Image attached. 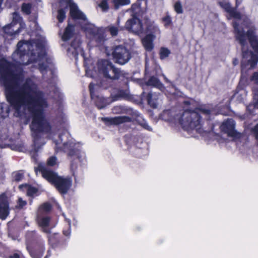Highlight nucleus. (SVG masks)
I'll return each instance as SVG.
<instances>
[{
  "mask_svg": "<svg viewBox=\"0 0 258 258\" xmlns=\"http://www.w3.org/2000/svg\"><path fill=\"white\" fill-rule=\"evenodd\" d=\"M25 187L27 189V194L29 196H32L34 194H36L37 192V189L32 186H29L27 184L25 185H21L19 186L20 188H22L23 187Z\"/></svg>",
  "mask_w": 258,
  "mask_h": 258,
  "instance_id": "25",
  "label": "nucleus"
},
{
  "mask_svg": "<svg viewBox=\"0 0 258 258\" xmlns=\"http://www.w3.org/2000/svg\"><path fill=\"white\" fill-rule=\"evenodd\" d=\"M238 59H236V58H235V59H234L233 60V64H234V66L237 65V64H238Z\"/></svg>",
  "mask_w": 258,
  "mask_h": 258,
  "instance_id": "44",
  "label": "nucleus"
},
{
  "mask_svg": "<svg viewBox=\"0 0 258 258\" xmlns=\"http://www.w3.org/2000/svg\"><path fill=\"white\" fill-rule=\"evenodd\" d=\"M220 6L227 12L230 17L235 19L240 18V14L232 8L227 0H224L219 3Z\"/></svg>",
  "mask_w": 258,
  "mask_h": 258,
  "instance_id": "15",
  "label": "nucleus"
},
{
  "mask_svg": "<svg viewBox=\"0 0 258 258\" xmlns=\"http://www.w3.org/2000/svg\"><path fill=\"white\" fill-rule=\"evenodd\" d=\"M119 23H120V21H119V19H117V25L118 26L119 25Z\"/></svg>",
  "mask_w": 258,
  "mask_h": 258,
  "instance_id": "47",
  "label": "nucleus"
},
{
  "mask_svg": "<svg viewBox=\"0 0 258 258\" xmlns=\"http://www.w3.org/2000/svg\"><path fill=\"white\" fill-rule=\"evenodd\" d=\"M254 133L255 134V138L258 141V124H257L254 128Z\"/></svg>",
  "mask_w": 258,
  "mask_h": 258,
  "instance_id": "40",
  "label": "nucleus"
},
{
  "mask_svg": "<svg viewBox=\"0 0 258 258\" xmlns=\"http://www.w3.org/2000/svg\"><path fill=\"white\" fill-rule=\"evenodd\" d=\"M68 51L73 55L77 56L79 54H82L83 50L81 47V41L79 38H76L71 44Z\"/></svg>",
  "mask_w": 258,
  "mask_h": 258,
  "instance_id": "16",
  "label": "nucleus"
},
{
  "mask_svg": "<svg viewBox=\"0 0 258 258\" xmlns=\"http://www.w3.org/2000/svg\"><path fill=\"white\" fill-rule=\"evenodd\" d=\"M142 117L140 116L137 112H134L132 116H119L112 118H106V120L110 121L112 124L118 125L124 122H132L136 120L145 129L151 131V128L148 125L144 120H140Z\"/></svg>",
  "mask_w": 258,
  "mask_h": 258,
  "instance_id": "10",
  "label": "nucleus"
},
{
  "mask_svg": "<svg viewBox=\"0 0 258 258\" xmlns=\"http://www.w3.org/2000/svg\"><path fill=\"white\" fill-rule=\"evenodd\" d=\"M108 29L110 34L112 36H115L117 35L118 32V29L116 27L113 26H110L108 27Z\"/></svg>",
  "mask_w": 258,
  "mask_h": 258,
  "instance_id": "33",
  "label": "nucleus"
},
{
  "mask_svg": "<svg viewBox=\"0 0 258 258\" xmlns=\"http://www.w3.org/2000/svg\"><path fill=\"white\" fill-rule=\"evenodd\" d=\"M112 55L116 62L123 64L128 61L130 54L127 49L121 45L116 46L112 52Z\"/></svg>",
  "mask_w": 258,
  "mask_h": 258,
  "instance_id": "11",
  "label": "nucleus"
},
{
  "mask_svg": "<svg viewBox=\"0 0 258 258\" xmlns=\"http://www.w3.org/2000/svg\"><path fill=\"white\" fill-rule=\"evenodd\" d=\"M148 85L153 86L156 87H160L161 86V83L155 77H151L147 83Z\"/></svg>",
  "mask_w": 258,
  "mask_h": 258,
  "instance_id": "26",
  "label": "nucleus"
},
{
  "mask_svg": "<svg viewBox=\"0 0 258 258\" xmlns=\"http://www.w3.org/2000/svg\"><path fill=\"white\" fill-rule=\"evenodd\" d=\"M59 138L62 142V147L61 146V143H56L57 148H60L64 152H68L69 157L73 160H78L80 162L83 161L85 158L84 154L78 148V145H76L73 141H69L68 142H63V140L61 137Z\"/></svg>",
  "mask_w": 258,
  "mask_h": 258,
  "instance_id": "8",
  "label": "nucleus"
},
{
  "mask_svg": "<svg viewBox=\"0 0 258 258\" xmlns=\"http://www.w3.org/2000/svg\"><path fill=\"white\" fill-rule=\"evenodd\" d=\"M27 249L30 254L33 258H41L44 250L43 247H42L39 251H38V249L36 248H35L34 250L29 249L28 247H27Z\"/></svg>",
  "mask_w": 258,
  "mask_h": 258,
  "instance_id": "21",
  "label": "nucleus"
},
{
  "mask_svg": "<svg viewBox=\"0 0 258 258\" xmlns=\"http://www.w3.org/2000/svg\"><path fill=\"white\" fill-rule=\"evenodd\" d=\"M31 6L29 4H24L22 6V11L26 14H29L31 12Z\"/></svg>",
  "mask_w": 258,
  "mask_h": 258,
  "instance_id": "30",
  "label": "nucleus"
},
{
  "mask_svg": "<svg viewBox=\"0 0 258 258\" xmlns=\"http://www.w3.org/2000/svg\"><path fill=\"white\" fill-rule=\"evenodd\" d=\"M37 169L41 171L44 178L55 185L60 193L66 194L71 187L72 183L71 178L58 176L55 173L46 169L41 164H39L37 169H35L36 173Z\"/></svg>",
  "mask_w": 258,
  "mask_h": 258,
  "instance_id": "6",
  "label": "nucleus"
},
{
  "mask_svg": "<svg viewBox=\"0 0 258 258\" xmlns=\"http://www.w3.org/2000/svg\"><path fill=\"white\" fill-rule=\"evenodd\" d=\"M85 66H86V64ZM97 71L98 73L96 70L93 72L90 69L86 67V75L88 77L93 78L98 74L111 79H115L118 78V71L114 68L112 63L107 60H101L98 61Z\"/></svg>",
  "mask_w": 258,
  "mask_h": 258,
  "instance_id": "7",
  "label": "nucleus"
},
{
  "mask_svg": "<svg viewBox=\"0 0 258 258\" xmlns=\"http://www.w3.org/2000/svg\"><path fill=\"white\" fill-rule=\"evenodd\" d=\"M170 54V51L169 49L166 48H162L160 49V55L161 59H164L168 56Z\"/></svg>",
  "mask_w": 258,
  "mask_h": 258,
  "instance_id": "29",
  "label": "nucleus"
},
{
  "mask_svg": "<svg viewBox=\"0 0 258 258\" xmlns=\"http://www.w3.org/2000/svg\"><path fill=\"white\" fill-rule=\"evenodd\" d=\"M71 167L72 169H74L76 168V167L75 166H74V164L73 163H72L71 164Z\"/></svg>",
  "mask_w": 258,
  "mask_h": 258,
  "instance_id": "46",
  "label": "nucleus"
},
{
  "mask_svg": "<svg viewBox=\"0 0 258 258\" xmlns=\"http://www.w3.org/2000/svg\"><path fill=\"white\" fill-rule=\"evenodd\" d=\"M236 39L242 46L243 58L242 67L250 69L258 61V40L255 34V28L246 25L244 28H239L236 22L233 24Z\"/></svg>",
  "mask_w": 258,
  "mask_h": 258,
  "instance_id": "2",
  "label": "nucleus"
},
{
  "mask_svg": "<svg viewBox=\"0 0 258 258\" xmlns=\"http://www.w3.org/2000/svg\"><path fill=\"white\" fill-rule=\"evenodd\" d=\"M235 123L232 119H228L222 123L220 129L229 136L236 137L237 133L235 130Z\"/></svg>",
  "mask_w": 258,
  "mask_h": 258,
  "instance_id": "13",
  "label": "nucleus"
},
{
  "mask_svg": "<svg viewBox=\"0 0 258 258\" xmlns=\"http://www.w3.org/2000/svg\"><path fill=\"white\" fill-rule=\"evenodd\" d=\"M56 163V158L55 157H50L47 161V164L49 166H53Z\"/></svg>",
  "mask_w": 258,
  "mask_h": 258,
  "instance_id": "35",
  "label": "nucleus"
},
{
  "mask_svg": "<svg viewBox=\"0 0 258 258\" xmlns=\"http://www.w3.org/2000/svg\"><path fill=\"white\" fill-rule=\"evenodd\" d=\"M95 101L96 106L99 109H101L106 105V101L103 97H97Z\"/></svg>",
  "mask_w": 258,
  "mask_h": 258,
  "instance_id": "27",
  "label": "nucleus"
},
{
  "mask_svg": "<svg viewBox=\"0 0 258 258\" xmlns=\"http://www.w3.org/2000/svg\"><path fill=\"white\" fill-rule=\"evenodd\" d=\"M195 101L193 100H187L184 101V103L186 105H192L194 103Z\"/></svg>",
  "mask_w": 258,
  "mask_h": 258,
  "instance_id": "41",
  "label": "nucleus"
},
{
  "mask_svg": "<svg viewBox=\"0 0 258 258\" xmlns=\"http://www.w3.org/2000/svg\"><path fill=\"white\" fill-rule=\"evenodd\" d=\"M174 10L178 14H181L182 13V7L179 2H177L175 4Z\"/></svg>",
  "mask_w": 258,
  "mask_h": 258,
  "instance_id": "32",
  "label": "nucleus"
},
{
  "mask_svg": "<svg viewBox=\"0 0 258 258\" xmlns=\"http://www.w3.org/2000/svg\"><path fill=\"white\" fill-rule=\"evenodd\" d=\"M99 7L104 12L107 11L109 8L108 5L106 0H102L99 4Z\"/></svg>",
  "mask_w": 258,
  "mask_h": 258,
  "instance_id": "31",
  "label": "nucleus"
},
{
  "mask_svg": "<svg viewBox=\"0 0 258 258\" xmlns=\"http://www.w3.org/2000/svg\"><path fill=\"white\" fill-rule=\"evenodd\" d=\"M10 258H20L19 255L18 254H14L13 255L10 256Z\"/></svg>",
  "mask_w": 258,
  "mask_h": 258,
  "instance_id": "42",
  "label": "nucleus"
},
{
  "mask_svg": "<svg viewBox=\"0 0 258 258\" xmlns=\"http://www.w3.org/2000/svg\"><path fill=\"white\" fill-rule=\"evenodd\" d=\"M12 18V23L3 28L4 32L9 36L17 35L21 29L25 27V24L22 22L21 17L17 13L15 12L13 14Z\"/></svg>",
  "mask_w": 258,
  "mask_h": 258,
  "instance_id": "9",
  "label": "nucleus"
},
{
  "mask_svg": "<svg viewBox=\"0 0 258 258\" xmlns=\"http://www.w3.org/2000/svg\"><path fill=\"white\" fill-rule=\"evenodd\" d=\"M147 32L149 33L148 34H152L155 36V35L160 33V30L158 26L152 24L148 27Z\"/></svg>",
  "mask_w": 258,
  "mask_h": 258,
  "instance_id": "23",
  "label": "nucleus"
},
{
  "mask_svg": "<svg viewBox=\"0 0 258 258\" xmlns=\"http://www.w3.org/2000/svg\"><path fill=\"white\" fill-rule=\"evenodd\" d=\"M24 177L23 173L20 172L15 173L14 175V179L15 181H21Z\"/></svg>",
  "mask_w": 258,
  "mask_h": 258,
  "instance_id": "34",
  "label": "nucleus"
},
{
  "mask_svg": "<svg viewBox=\"0 0 258 258\" xmlns=\"http://www.w3.org/2000/svg\"><path fill=\"white\" fill-rule=\"evenodd\" d=\"M9 213L7 197L5 195L0 196V218L4 220Z\"/></svg>",
  "mask_w": 258,
  "mask_h": 258,
  "instance_id": "14",
  "label": "nucleus"
},
{
  "mask_svg": "<svg viewBox=\"0 0 258 258\" xmlns=\"http://www.w3.org/2000/svg\"><path fill=\"white\" fill-rule=\"evenodd\" d=\"M0 81L5 87L8 101L15 110V115L21 116L28 113L33 115L30 125L35 145L38 144V134L47 133L51 126L44 111L48 105L44 95L30 79L24 80L21 67L0 60Z\"/></svg>",
  "mask_w": 258,
  "mask_h": 258,
  "instance_id": "1",
  "label": "nucleus"
},
{
  "mask_svg": "<svg viewBox=\"0 0 258 258\" xmlns=\"http://www.w3.org/2000/svg\"><path fill=\"white\" fill-rule=\"evenodd\" d=\"M211 110L204 107L196 108L195 110H186L182 114L179 122L182 127L186 131L196 130L200 132L201 125V114L208 116Z\"/></svg>",
  "mask_w": 258,
  "mask_h": 258,
  "instance_id": "5",
  "label": "nucleus"
},
{
  "mask_svg": "<svg viewBox=\"0 0 258 258\" xmlns=\"http://www.w3.org/2000/svg\"><path fill=\"white\" fill-rule=\"evenodd\" d=\"M112 2L115 9H118L121 6L129 5L131 3L130 0H113Z\"/></svg>",
  "mask_w": 258,
  "mask_h": 258,
  "instance_id": "24",
  "label": "nucleus"
},
{
  "mask_svg": "<svg viewBox=\"0 0 258 258\" xmlns=\"http://www.w3.org/2000/svg\"><path fill=\"white\" fill-rule=\"evenodd\" d=\"M45 41L43 38L30 42H19L17 49L12 56L17 65H26L33 61H39V68L41 72L46 70V63H41V61L46 60L44 50Z\"/></svg>",
  "mask_w": 258,
  "mask_h": 258,
  "instance_id": "3",
  "label": "nucleus"
},
{
  "mask_svg": "<svg viewBox=\"0 0 258 258\" xmlns=\"http://www.w3.org/2000/svg\"><path fill=\"white\" fill-rule=\"evenodd\" d=\"M26 204V202L25 201H23L22 198H19L18 200V206L17 207L19 208H22Z\"/></svg>",
  "mask_w": 258,
  "mask_h": 258,
  "instance_id": "36",
  "label": "nucleus"
},
{
  "mask_svg": "<svg viewBox=\"0 0 258 258\" xmlns=\"http://www.w3.org/2000/svg\"><path fill=\"white\" fill-rule=\"evenodd\" d=\"M8 112H6V114H7ZM6 116V114H4L3 112V107L2 104H0V119L3 118Z\"/></svg>",
  "mask_w": 258,
  "mask_h": 258,
  "instance_id": "38",
  "label": "nucleus"
},
{
  "mask_svg": "<svg viewBox=\"0 0 258 258\" xmlns=\"http://www.w3.org/2000/svg\"><path fill=\"white\" fill-rule=\"evenodd\" d=\"M125 28L133 33L139 34L142 32L143 27L141 21L136 17L127 21Z\"/></svg>",
  "mask_w": 258,
  "mask_h": 258,
  "instance_id": "12",
  "label": "nucleus"
},
{
  "mask_svg": "<svg viewBox=\"0 0 258 258\" xmlns=\"http://www.w3.org/2000/svg\"><path fill=\"white\" fill-rule=\"evenodd\" d=\"M37 221L39 226L41 227L44 232H50V230L48 228L50 223V218L49 217H42V215H37Z\"/></svg>",
  "mask_w": 258,
  "mask_h": 258,
  "instance_id": "17",
  "label": "nucleus"
},
{
  "mask_svg": "<svg viewBox=\"0 0 258 258\" xmlns=\"http://www.w3.org/2000/svg\"><path fill=\"white\" fill-rule=\"evenodd\" d=\"M254 99H257V101L256 102L255 106H258V96H257L256 94L255 93L254 96Z\"/></svg>",
  "mask_w": 258,
  "mask_h": 258,
  "instance_id": "43",
  "label": "nucleus"
},
{
  "mask_svg": "<svg viewBox=\"0 0 258 258\" xmlns=\"http://www.w3.org/2000/svg\"><path fill=\"white\" fill-rule=\"evenodd\" d=\"M155 38L154 35L148 34L142 39V43L145 49L151 51L153 48V41Z\"/></svg>",
  "mask_w": 258,
  "mask_h": 258,
  "instance_id": "18",
  "label": "nucleus"
},
{
  "mask_svg": "<svg viewBox=\"0 0 258 258\" xmlns=\"http://www.w3.org/2000/svg\"><path fill=\"white\" fill-rule=\"evenodd\" d=\"M158 99H159V97L155 93H150L148 95V103L153 108L157 106Z\"/></svg>",
  "mask_w": 258,
  "mask_h": 258,
  "instance_id": "19",
  "label": "nucleus"
},
{
  "mask_svg": "<svg viewBox=\"0 0 258 258\" xmlns=\"http://www.w3.org/2000/svg\"><path fill=\"white\" fill-rule=\"evenodd\" d=\"M89 89H90L91 97L93 98V89H94V84H92V83L90 84Z\"/></svg>",
  "mask_w": 258,
  "mask_h": 258,
  "instance_id": "39",
  "label": "nucleus"
},
{
  "mask_svg": "<svg viewBox=\"0 0 258 258\" xmlns=\"http://www.w3.org/2000/svg\"><path fill=\"white\" fill-rule=\"evenodd\" d=\"M71 232L70 231L64 232V234L66 236H69L70 235Z\"/></svg>",
  "mask_w": 258,
  "mask_h": 258,
  "instance_id": "45",
  "label": "nucleus"
},
{
  "mask_svg": "<svg viewBox=\"0 0 258 258\" xmlns=\"http://www.w3.org/2000/svg\"><path fill=\"white\" fill-rule=\"evenodd\" d=\"M162 20L165 27L170 26L172 24L171 18L168 14H167L165 17H163Z\"/></svg>",
  "mask_w": 258,
  "mask_h": 258,
  "instance_id": "28",
  "label": "nucleus"
},
{
  "mask_svg": "<svg viewBox=\"0 0 258 258\" xmlns=\"http://www.w3.org/2000/svg\"><path fill=\"white\" fill-rule=\"evenodd\" d=\"M51 209V206L49 203H44L39 207L38 211V215H42L43 213H47L50 211Z\"/></svg>",
  "mask_w": 258,
  "mask_h": 258,
  "instance_id": "22",
  "label": "nucleus"
},
{
  "mask_svg": "<svg viewBox=\"0 0 258 258\" xmlns=\"http://www.w3.org/2000/svg\"><path fill=\"white\" fill-rule=\"evenodd\" d=\"M74 30V26L73 25H69L64 31L63 35L62 36V39L64 41L69 39L72 36Z\"/></svg>",
  "mask_w": 258,
  "mask_h": 258,
  "instance_id": "20",
  "label": "nucleus"
},
{
  "mask_svg": "<svg viewBox=\"0 0 258 258\" xmlns=\"http://www.w3.org/2000/svg\"><path fill=\"white\" fill-rule=\"evenodd\" d=\"M69 6L70 7L71 16L74 19L82 21L81 27L85 31L87 35H90L91 38L95 41L98 44H101L105 40L103 29L97 28L93 24L88 22L86 16L72 0H60V8L58 10L57 16L58 21L61 23L66 18V13Z\"/></svg>",
  "mask_w": 258,
  "mask_h": 258,
  "instance_id": "4",
  "label": "nucleus"
},
{
  "mask_svg": "<svg viewBox=\"0 0 258 258\" xmlns=\"http://www.w3.org/2000/svg\"><path fill=\"white\" fill-rule=\"evenodd\" d=\"M251 80L253 81L255 84L258 83V73H253L252 77H251Z\"/></svg>",
  "mask_w": 258,
  "mask_h": 258,
  "instance_id": "37",
  "label": "nucleus"
}]
</instances>
